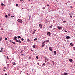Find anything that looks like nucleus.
Listing matches in <instances>:
<instances>
[{
    "label": "nucleus",
    "instance_id": "58836bf2",
    "mask_svg": "<svg viewBox=\"0 0 75 75\" xmlns=\"http://www.w3.org/2000/svg\"><path fill=\"white\" fill-rule=\"evenodd\" d=\"M43 65H45V63H43Z\"/></svg>",
    "mask_w": 75,
    "mask_h": 75
},
{
    "label": "nucleus",
    "instance_id": "c85d7f7f",
    "mask_svg": "<svg viewBox=\"0 0 75 75\" xmlns=\"http://www.w3.org/2000/svg\"><path fill=\"white\" fill-rule=\"evenodd\" d=\"M18 40L19 41L18 42H19V43H21V41H20V40Z\"/></svg>",
    "mask_w": 75,
    "mask_h": 75
},
{
    "label": "nucleus",
    "instance_id": "603ef678",
    "mask_svg": "<svg viewBox=\"0 0 75 75\" xmlns=\"http://www.w3.org/2000/svg\"><path fill=\"white\" fill-rule=\"evenodd\" d=\"M70 8H72V6H70Z\"/></svg>",
    "mask_w": 75,
    "mask_h": 75
},
{
    "label": "nucleus",
    "instance_id": "13d9d810",
    "mask_svg": "<svg viewBox=\"0 0 75 75\" xmlns=\"http://www.w3.org/2000/svg\"><path fill=\"white\" fill-rule=\"evenodd\" d=\"M65 33H66V32H67V31H65Z\"/></svg>",
    "mask_w": 75,
    "mask_h": 75
},
{
    "label": "nucleus",
    "instance_id": "c756f323",
    "mask_svg": "<svg viewBox=\"0 0 75 75\" xmlns=\"http://www.w3.org/2000/svg\"><path fill=\"white\" fill-rule=\"evenodd\" d=\"M16 6H17V7H18V4H16Z\"/></svg>",
    "mask_w": 75,
    "mask_h": 75
},
{
    "label": "nucleus",
    "instance_id": "0e129e2a",
    "mask_svg": "<svg viewBox=\"0 0 75 75\" xmlns=\"http://www.w3.org/2000/svg\"><path fill=\"white\" fill-rule=\"evenodd\" d=\"M21 54L22 55H23V54Z\"/></svg>",
    "mask_w": 75,
    "mask_h": 75
},
{
    "label": "nucleus",
    "instance_id": "bf43d9fd",
    "mask_svg": "<svg viewBox=\"0 0 75 75\" xmlns=\"http://www.w3.org/2000/svg\"><path fill=\"white\" fill-rule=\"evenodd\" d=\"M52 62L53 63H54V61H52Z\"/></svg>",
    "mask_w": 75,
    "mask_h": 75
},
{
    "label": "nucleus",
    "instance_id": "2eb2a0df",
    "mask_svg": "<svg viewBox=\"0 0 75 75\" xmlns=\"http://www.w3.org/2000/svg\"><path fill=\"white\" fill-rule=\"evenodd\" d=\"M52 26H53L52 25H51V26H50L49 27L50 28H52Z\"/></svg>",
    "mask_w": 75,
    "mask_h": 75
},
{
    "label": "nucleus",
    "instance_id": "9b49d317",
    "mask_svg": "<svg viewBox=\"0 0 75 75\" xmlns=\"http://www.w3.org/2000/svg\"><path fill=\"white\" fill-rule=\"evenodd\" d=\"M69 61H70V62H72V59H69Z\"/></svg>",
    "mask_w": 75,
    "mask_h": 75
},
{
    "label": "nucleus",
    "instance_id": "a878e982",
    "mask_svg": "<svg viewBox=\"0 0 75 75\" xmlns=\"http://www.w3.org/2000/svg\"><path fill=\"white\" fill-rule=\"evenodd\" d=\"M37 40V39L35 38L34 39V41H36V40Z\"/></svg>",
    "mask_w": 75,
    "mask_h": 75
},
{
    "label": "nucleus",
    "instance_id": "7c9ffc66",
    "mask_svg": "<svg viewBox=\"0 0 75 75\" xmlns=\"http://www.w3.org/2000/svg\"><path fill=\"white\" fill-rule=\"evenodd\" d=\"M45 42V41H44V42H43L42 44H44V43Z\"/></svg>",
    "mask_w": 75,
    "mask_h": 75
},
{
    "label": "nucleus",
    "instance_id": "c03bdc74",
    "mask_svg": "<svg viewBox=\"0 0 75 75\" xmlns=\"http://www.w3.org/2000/svg\"><path fill=\"white\" fill-rule=\"evenodd\" d=\"M47 6L48 7V6H49V5H48V4L47 5Z\"/></svg>",
    "mask_w": 75,
    "mask_h": 75
},
{
    "label": "nucleus",
    "instance_id": "338daca9",
    "mask_svg": "<svg viewBox=\"0 0 75 75\" xmlns=\"http://www.w3.org/2000/svg\"><path fill=\"white\" fill-rule=\"evenodd\" d=\"M1 52V51H0V52Z\"/></svg>",
    "mask_w": 75,
    "mask_h": 75
},
{
    "label": "nucleus",
    "instance_id": "6e6552de",
    "mask_svg": "<svg viewBox=\"0 0 75 75\" xmlns=\"http://www.w3.org/2000/svg\"><path fill=\"white\" fill-rule=\"evenodd\" d=\"M66 38H67V39H69V38H70V37H69V36H67L66 37Z\"/></svg>",
    "mask_w": 75,
    "mask_h": 75
},
{
    "label": "nucleus",
    "instance_id": "9d476101",
    "mask_svg": "<svg viewBox=\"0 0 75 75\" xmlns=\"http://www.w3.org/2000/svg\"><path fill=\"white\" fill-rule=\"evenodd\" d=\"M63 74L65 75H68V73H64Z\"/></svg>",
    "mask_w": 75,
    "mask_h": 75
},
{
    "label": "nucleus",
    "instance_id": "2f4dec72",
    "mask_svg": "<svg viewBox=\"0 0 75 75\" xmlns=\"http://www.w3.org/2000/svg\"><path fill=\"white\" fill-rule=\"evenodd\" d=\"M7 65H8V67H9V65H10L9 64H7Z\"/></svg>",
    "mask_w": 75,
    "mask_h": 75
},
{
    "label": "nucleus",
    "instance_id": "dca6fc26",
    "mask_svg": "<svg viewBox=\"0 0 75 75\" xmlns=\"http://www.w3.org/2000/svg\"><path fill=\"white\" fill-rule=\"evenodd\" d=\"M53 52H54V53H55L54 55H57V54H56V52L55 51H54Z\"/></svg>",
    "mask_w": 75,
    "mask_h": 75
},
{
    "label": "nucleus",
    "instance_id": "72a5a7b5",
    "mask_svg": "<svg viewBox=\"0 0 75 75\" xmlns=\"http://www.w3.org/2000/svg\"><path fill=\"white\" fill-rule=\"evenodd\" d=\"M21 40H22V41H24V39H23V38H22L21 39Z\"/></svg>",
    "mask_w": 75,
    "mask_h": 75
},
{
    "label": "nucleus",
    "instance_id": "5701e85b",
    "mask_svg": "<svg viewBox=\"0 0 75 75\" xmlns=\"http://www.w3.org/2000/svg\"><path fill=\"white\" fill-rule=\"evenodd\" d=\"M1 50H3V48H2V47H1Z\"/></svg>",
    "mask_w": 75,
    "mask_h": 75
},
{
    "label": "nucleus",
    "instance_id": "3c124183",
    "mask_svg": "<svg viewBox=\"0 0 75 75\" xmlns=\"http://www.w3.org/2000/svg\"><path fill=\"white\" fill-rule=\"evenodd\" d=\"M26 75H29L28 74V73H26Z\"/></svg>",
    "mask_w": 75,
    "mask_h": 75
},
{
    "label": "nucleus",
    "instance_id": "cd10ccee",
    "mask_svg": "<svg viewBox=\"0 0 75 75\" xmlns=\"http://www.w3.org/2000/svg\"><path fill=\"white\" fill-rule=\"evenodd\" d=\"M35 33V32H33L32 33V34L33 35L34 34V33Z\"/></svg>",
    "mask_w": 75,
    "mask_h": 75
},
{
    "label": "nucleus",
    "instance_id": "aec40b11",
    "mask_svg": "<svg viewBox=\"0 0 75 75\" xmlns=\"http://www.w3.org/2000/svg\"><path fill=\"white\" fill-rule=\"evenodd\" d=\"M11 42L12 43V44H16V43L14 42Z\"/></svg>",
    "mask_w": 75,
    "mask_h": 75
},
{
    "label": "nucleus",
    "instance_id": "bb28decb",
    "mask_svg": "<svg viewBox=\"0 0 75 75\" xmlns=\"http://www.w3.org/2000/svg\"><path fill=\"white\" fill-rule=\"evenodd\" d=\"M1 6H4V4L3 3L1 4Z\"/></svg>",
    "mask_w": 75,
    "mask_h": 75
},
{
    "label": "nucleus",
    "instance_id": "6ab92c4d",
    "mask_svg": "<svg viewBox=\"0 0 75 75\" xmlns=\"http://www.w3.org/2000/svg\"><path fill=\"white\" fill-rule=\"evenodd\" d=\"M7 58L8 59H10L9 58H8V56H7Z\"/></svg>",
    "mask_w": 75,
    "mask_h": 75
},
{
    "label": "nucleus",
    "instance_id": "09e8293b",
    "mask_svg": "<svg viewBox=\"0 0 75 75\" xmlns=\"http://www.w3.org/2000/svg\"><path fill=\"white\" fill-rule=\"evenodd\" d=\"M65 4H66V5H67V4H68V3H66Z\"/></svg>",
    "mask_w": 75,
    "mask_h": 75
},
{
    "label": "nucleus",
    "instance_id": "473e14b6",
    "mask_svg": "<svg viewBox=\"0 0 75 75\" xmlns=\"http://www.w3.org/2000/svg\"><path fill=\"white\" fill-rule=\"evenodd\" d=\"M36 58H37V59H38V56H36Z\"/></svg>",
    "mask_w": 75,
    "mask_h": 75
},
{
    "label": "nucleus",
    "instance_id": "680f3d73",
    "mask_svg": "<svg viewBox=\"0 0 75 75\" xmlns=\"http://www.w3.org/2000/svg\"><path fill=\"white\" fill-rule=\"evenodd\" d=\"M5 75H7V74L6 73L5 74Z\"/></svg>",
    "mask_w": 75,
    "mask_h": 75
},
{
    "label": "nucleus",
    "instance_id": "412c9836",
    "mask_svg": "<svg viewBox=\"0 0 75 75\" xmlns=\"http://www.w3.org/2000/svg\"><path fill=\"white\" fill-rule=\"evenodd\" d=\"M49 42V40H47L46 41V42Z\"/></svg>",
    "mask_w": 75,
    "mask_h": 75
},
{
    "label": "nucleus",
    "instance_id": "de8ad7c7",
    "mask_svg": "<svg viewBox=\"0 0 75 75\" xmlns=\"http://www.w3.org/2000/svg\"><path fill=\"white\" fill-rule=\"evenodd\" d=\"M47 64H50V62H47Z\"/></svg>",
    "mask_w": 75,
    "mask_h": 75
},
{
    "label": "nucleus",
    "instance_id": "4be33fe9",
    "mask_svg": "<svg viewBox=\"0 0 75 75\" xmlns=\"http://www.w3.org/2000/svg\"><path fill=\"white\" fill-rule=\"evenodd\" d=\"M5 17H6V18L8 17V16L7 15H6L5 16Z\"/></svg>",
    "mask_w": 75,
    "mask_h": 75
},
{
    "label": "nucleus",
    "instance_id": "20e7f679",
    "mask_svg": "<svg viewBox=\"0 0 75 75\" xmlns=\"http://www.w3.org/2000/svg\"><path fill=\"white\" fill-rule=\"evenodd\" d=\"M57 27L59 30H61V29H62V27H60V26H57Z\"/></svg>",
    "mask_w": 75,
    "mask_h": 75
},
{
    "label": "nucleus",
    "instance_id": "6e6d98bb",
    "mask_svg": "<svg viewBox=\"0 0 75 75\" xmlns=\"http://www.w3.org/2000/svg\"><path fill=\"white\" fill-rule=\"evenodd\" d=\"M43 9L44 10V9H45V7H43Z\"/></svg>",
    "mask_w": 75,
    "mask_h": 75
},
{
    "label": "nucleus",
    "instance_id": "052dcab7",
    "mask_svg": "<svg viewBox=\"0 0 75 75\" xmlns=\"http://www.w3.org/2000/svg\"><path fill=\"white\" fill-rule=\"evenodd\" d=\"M21 1H23V0H20Z\"/></svg>",
    "mask_w": 75,
    "mask_h": 75
},
{
    "label": "nucleus",
    "instance_id": "f257e3e1",
    "mask_svg": "<svg viewBox=\"0 0 75 75\" xmlns=\"http://www.w3.org/2000/svg\"><path fill=\"white\" fill-rule=\"evenodd\" d=\"M17 21L18 22H19L20 23H23V21H22V20L21 19H18L17 20Z\"/></svg>",
    "mask_w": 75,
    "mask_h": 75
},
{
    "label": "nucleus",
    "instance_id": "b1692460",
    "mask_svg": "<svg viewBox=\"0 0 75 75\" xmlns=\"http://www.w3.org/2000/svg\"><path fill=\"white\" fill-rule=\"evenodd\" d=\"M27 41L28 42H30V39H28Z\"/></svg>",
    "mask_w": 75,
    "mask_h": 75
},
{
    "label": "nucleus",
    "instance_id": "39448f33",
    "mask_svg": "<svg viewBox=\"0 0 75 75\" xmlns=\"http://www.w3.org/2000/svg\"><path fill=\"white\" fill-rule=\"evenodd\" d=\"M42 25L41 24H40L39 25V27H40V28H42Z\"/></svg>",
    "mask_w": 75,
    "mask_h": 75
},
{
    "label": "nucleus",
    "instance_id": "f704fd0d",
    "mask_svg": "<svg viewBox=\"0 0 75 75\" xmlns=\"http://www.w3.org/2000/svg\"><path fill=\"white\" fill-rule=\"evenodd\" d=\"M14 17V16H11V17Z\"/></svg>",
    "mask_w": 75,
    "mask_h": 75
},
{
    "label": "nucleus",
    "instance_id": "1a4fd4ad",
    "mask_svg": "<svg viewBox=\"0 0 75 75\" xmlns=\"http://www.w3.org/2000/svg\"><path fill=\"white\" fill-rule=\"evenodd\" d=\"M14 38L13 39V40H16V39L17 38V37L16 36V37H14Z\"/></svg>",
    "mask_w": 75,
    "mask_h": 75
},
{
    "label": "nucleus",
    "instance_id": "393cba45",
    "mask_svg": "<svg viewBox=\"0 0 75 75\" xmlns=\"http://www.w3.org/2000/svg\"><path fill=\"white\" fill-rule=\"evenodd\" d=\"M18 38H21V37L20 36H18L17 37Z\"/></svg>",
    "mask_w": 75,
    "mask_h": 75
},
{
    "label": "nucleus",
    "instance_id": "774afa93",
    "mask_svg": "<svg viewBox=\"0 0 75 75\" xmlns=\"http://www.w3.org/2000/svg\"><path fill=\"white\" fill-rule=\"evenodd\" d=\"M61 75H63L62 74H61Z\"/></svg>",
    "mask_w": 75,
    "mask_h": 75
},
{
    "label": "nucleus",
    "instance_id": "423d86ee",
    "mask_svg": "<svg viewBox=\"0 0 75 75\" xmlns=\"http://www.w3.org/2000/svg\"><path fill=\"white\" fill-rule=\"evenodd\" d=\"M49 50L50 51H52V47H49Z\"/></svg>",
    "mask_w": 75,
    "mask_h": 75
},
{
    "label": "nucleus",
    "instance_id": "c9c22d12",
    "mask_svg": "<svg viewBox=\"0 0 75 75\" xmlns=\"http://www.w3.org/2000/svg\"><path fill=\"white\" fill-rule=\"evenodd\" d=\"M31 18V15H30L29 16V18Z\"/></svg>",
    "mask_w": 75,
    "mask_h": 75
},
{
    "label": "nucleus",
    "instance_id": "864d4df0",
    "mask_svg": "<svg viewBox=\"0 0 75 75\" xmlns=\"http://www.w3.org/2000/svg\"><path fill=\"white\" fill-rule=\"evenodd\" d=\"M63 22H66V21H63Z\"/></svg>",
    "mask_w": 75,
    "mask_h": 75
},
{
    "label": "nucleus",
    "instance_id": "4d7b16f0",
    "mask_svg": "<svg viewBox=\"0 0 75 75\" xmlns=\"http://www.w3.org/2000/svg\"><path fill=\"white\" fill-rule=\"evenodd\" d=\"M34 32H35V31H36V30H34Z\"/></svg>",
    "mask_w": 75,
    "mask_h": 75
},
{
    "label": "nucleus",
    "instance_id": "8fccbe9b",
    "mask_svg": "<svg viewBox=\"0 0 75 75\" xmlns=\"http://www.w3.org/2000/svg\"><path fill=\"white\" fill-rule=\"evenodd\" d=\"M70 17H72V16L71 15H70Z\"/></svg>",
    "mask_w": 75,
    "mask_h": 75
},
{
    "label": "nucleus",
    "instance_id": "f03ea898",
    "mask_svg": "<svg viewBox=\"0 0 75 75\" xmlns=\"http://www.w3.org/2000/svg\"><path fill=\"white\" fill-rule=\"evenodd\" d=\"M47 35H48V36H50L51 34V33H50V32H49L47 33Z\"/></svg>",
    "mask_w": 75,
    "mask_h": 75
},
{
    "label": "nucleus",
    "instance_id": "a18cd8bd",
    "mask_svg": "<svg viewBox=\"0 0 75 75\" xmlns=\"http://www.w3.org/2000/svg\"><path fill=\"white\" fill-rule=\"evenodd\" d=\"M1 52H3V50H1Z\"/></svg>",
    "mask_w": 75,
    "mask_h": 75
},
{
    "label": "nucleus",
    "instance_id": "ea45409f",
    "mask_svg": "<svg viewBox=\"0 0 75 75\" xmlns=\"http://www.w3.org/2000/svg\"><path fill=\"white\" fill-rule=\"evenodd\" d=\"M8 16H10V13H9V14H8Z\"/></svg>",
    "mask_w": 75,
    "mask_h": 75
},
{
    "label": "nucleus",
    "instance_id": "a211bd4d",
    "mask_svg": "<svg viewBox=\"0 0 75 75\" xmlns=\"http://www.w3.org/2000/svg\"><path fill=\"white\" fill-rule=\"evenodd\" d=\"M44 45H45V44H44L42 43V47H43L44 46Z\"/></svg>",
    "mask_w": 75,
    "mask_h": 75
},
{
    "label": "nucleus",
    "instance_id": "69168bd1",
    "mask_svg": "<svg viewBox=\"0 0 75 75\" xmlns=\"http://www.w3.org/2000/svg\"><path fill=\"white\" fill-rule=\"evenodd\" d=\"M10 42H11V40L10 41Z\"/></svg>",
    "mask_w": 75,
    "mask_h": 75
},
{
    "label": "nucleus",
    "instance_id": "5fc2aeb1",
    "mask_svg": "<svg viewBox=\"0 0 75 75\" xmlns=\"http://www.w3.org/2000/svg\"><path fill=\"white\" fill-rule=\"evenodd\" d=\"M37 64H38V65H39V63H37Z\"/></svg>",
    "mask_w": 75,
    "mask_h": 75
},
{
    "label": "nucleus",
    "instance_id": "f3484780",
    "mask_svg": "<svg viewBox=\"0 0 75 75\" xmlns=\"http://www.w3.org/2000/svg\"><path fill=\"white\" fill-rule=\"evenodd\" d=\"M12 64L13 65H16V64L15 62H14V63H12Z\"/></svg>",
    "mask_w": 75,
    "mask_h": 75
},
{
    "label": "nucleus",
    "instance_id": "e433bc0d",
    "mask_svg": "<svg viewBox=\"0 0 75 75\" xmlns=\"http://www.w3.org/2000/svg\"><path fill=\"white\" fill-rule=\"evenodd\" d=\"M73 49L75 51V47H73Z\"/></svg>",
    "mask_w": 75,
    "mask_h": 75
},
{
    "label": "nucleus",
    "instance_id": "0eeeda50",
    "mask_svg": "<svg viewBox=\"0 0 75 75\" xmlns=\"http://www.w3.org/2000/svg\"><path fill=\"white\" fill-rule=\"evenodd\" d=\"M45 62H47V61H48V59H47V58H45Z\"/></svg>",
    "mask_w": 75,
    "mask_h": 75
},
{
    "label": "nucleus",
    "instance_id": "e2e57ef3",
    "mask_svg": "<svg viewBox=\"0 0 75 75\" xmlns=\"http://www.w3.org/2000/svg\"><path fill=\"white\" fill-rule=\"evenodd\" d=\"M54 64H55L54 63H53V65H54Z\"/></svg>",
    "mask_w": 75,
    "mask_h": 75
},
{
    "label": "nucleus",
    "instance_id": "ddd939ff",
    "mask_svg": "<svg viewBox=\"0 0 75 75\" xmlns=\"http://www.w3.org/2000/svg\"><path fill=\"white\" fill-rule=\"evenodd\" d=\"M70 45H71V46H73L74 45L72 44V43H71L70 44Z\"/></svg>",
    "mask_w": 75,
    "mask_h": 75
},
{
    "label": "nucleus",
    "instance_id": "a19ab883",
    "mask_svg": "<svg viewBox=\"0 0 75 75\" xmlns=\"http://www.w3.org/2000/svg\"><path fill=\"white\" fill-rule=\"evenodd\" d=\"M3 71H4V72H5V71H6V70H4V69H3Z\"/></svg>",
    "mask_w": 75,
    "mask_h": 75
},
{
    "label": "nucleus",
    "instance_id": "7ed1b4c3",
    "mask_svg": "<svg viewBox=\"0 0 75 75\" xmlns=\"http://www.w3.org/2000/svg\"><path fill=\"white\" fill-rule=\"evenodd\" d=\"M32 47H33V48H36V45L35 44L33 45Z\"/></svg>",
    "mask_w": 75,
    "mask_h": 75
},
{
    "label": "nucleus",
    "instance_id": "37998d69",
    "mask_svg": "<svg viewBox=\"0 0 75 75\" xmlns=\"http://www.w3.org/2000/svg\"><path fill=\"white\" fill-rule=\"evenodd\" d=\"M45 21H47V19H45Z\"/></svg>",
    "mask_w": 75,
    "mask_h": 75
},
{
    "label": "nucleus",
    "instance_id": "79ce46f5",
    "mask_svg": "<svg viewBox=\"0 0 75 75\" xmlns=\"http://www.w3.org/2000/svg\"><path fill=\"white\" fill-rule=\"evenodd\" d=\"M5 40H7V38H5Z\"/></svg>",
    "mask_w": 75,
    "mask_h": 75
},
{
    "label": "nucleus",
    "instance_id": "f8f14e48",
    "mask_svg": "<svg viewBox=\"0 0 75 75\" xmlns=\"http://www.w3.org/2000/svg\"><path fill=\"white\" fill-rule=\"evenodd\" d=\"M2 40V37H0V41H1Z\"/></svg>",
    "mask_w": 75,
    "mask_h": 75
},
{
    "label": "nucleus",
    "instance_id": "4468645a",
    "mask_svg": "<svg viewBox=\"0 0 75 75\" xmlns=\"http://www.w3.org/2000/svg\"><path fill=\"white\" fill-rule=\"evenodd\" d=\"M15 41H16V42H18V40H17V39H15Z\"/></svg>",
    "mask_w": 75,
    "mask_h": 75
},
{
    "label": "nucleus",
    "instance_id": "49530a36",
    "mask_svg": "<svg viewBox=\"0 0 75 75\" xmlns=\"http://www.w3.org/2000/svg\"><path fill=\"white\" fill-rule=\"evenodd\" d=\"M30 50H31V51H33V49H30Z\"/></svg>",
    "mask_w": 75,
    "mask_h": 75
},
{
    "label": "nucleus",
    "instance_id": "4c0bfd02",
    "mask_svg": "<svg viewBox=\"0 0 75 75\" xmlns=\"http://www.w3.org/2000/svg\"><path fill=\"white\" fill-rule=\"evenodd\" d=\"M20 53L21 54H22V53H23V51H21L20 52Z\"/></svg>",
    "mask_w": 75,
    "mask_h": 75
}]
</instances>
